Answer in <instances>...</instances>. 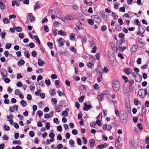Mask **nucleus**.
Wrapping results in <instances>:
<instances>
[{
    "label": "nucleus",
    "instance_id": "nucleus-24",
    "mask_svg": "<svg viewBox=\"0 0 149 149\" xmlns=\"http://www.w3.org/2000/svg\"><path fill=\"white\" fill-rule=\"evenodd\" d=\"M115 29L118 31H120L121 30V26L118 24H116L115 25Z\"/></svg>",
    "mask_w": 149,
    "mask_h": 149
},
{
    "label": "nucleus",
    "instance_id": "nucleus-45",
    "mask_svg": "<svg viewBox=\"0 0 149 149\" xmlns=\"http://www.w3.org/2000/svg\"><path fill=\"white\" fill-rule=\"evenodd\" d=\"M3 21L4 24H8L10 22L9 20L7 18H4Z\"/></svg>",
    "mask_w": 149,
    "mask_h": 149
},
{
    "label": "nucleus",
    "instance_id": "nucleus-19",
    "mask_svg": "<svg viewBox=\"0 0 149 149\" xmlns=\"http://www.w3.org/2000/svg\"><path fill=\"white\" fill-rule=\"evenodd\" d=\"M138 46L136 45L133 46L131 48L130 50L132 52H135L137 50Z\"/></svg>",
    "mask_w": 149,
    "mask_h": 149
},
{
    "label": "nucleus",
    "instance_id": "nucleus-39",
    "mask_svg": "<svg viewBox=\"0 0 149 149\" xmlns=\"http://www.w3.org/2000/svg\"><path fill=\"white\" fill-rule=\"evenodd\" d=\"M88 23L91 25H93L94 23V21L91 19H89L88 20Z\"/></svg>",
    "mask_w": 149,
    "mask_h": 149
},
{
    "label": "nucleus",
    "instance_id": "nucleus-6",
    "mask_svg": "<svg viewBox=\"0 0 149 149\" xmlns=\"http://www.w3.org/2000/svg\"><path fill=\"white\" fill-rule=\"evenodd\" d=\"M27 18L31 22H34L35 20V17L33 15L32 13H30L28 14Z\"/></svg>",
    "mask_w": 149,
    "mask_h": 149
},
{
    "label": "nucleus",
    "instance_id": "nucleus-40",
    "mask_svg": "<svg viewBox=\"0 0 149 149\" xmlns=\"http://www.w3.org/2000/svg\"><path fill=\"white\" fill-rule=\"evenodd\" d=\"M122 78L124 79L126 83L128 82L129 81L128 79L126 77L124 76H122Z\"/></svg>",
    "mask_w": 149,
    "mask_h": 149
},
{
    "label": "nucleus",
    "instance_id": "nucleus-53",
    "mask_svg": "<svg viewBox=\"0 0 149 149\" xmlns=\"http://www.w3.org/2000/svg\"><path fill=\"white\" fill-rule=\"evenodd\" d=\"M50 124L49 122H47L46 124V127L47 130H48L50 128Z\"/></svg>",
    "mask_w": 149,
    "mask_h": 149
},
{
    "label": "nucleus",
    "instance_id": "nucleus-17",
    "mask_svg": "<svg viewBox=\"0 0 149 149\" xmlns=\"http://www.w3.org/2000/svg\"><path fill=\"white\" fill-rule=\"evenodd\" d=\"M76 26V27L75 28V29L76 31H78L82 28V25L80 22L78 23Z\"/></svg>",
    "mask_w": 149,
    "mask_h": 149
},
{
    "label": "nucleus",
    "instance_id": "nucleus-46",
    "mask_svg": "<svg viewBox=\"0 0 149 149\" xmlns=\"http://www.w3.org/2000/svg\"><path fill=\"white\" fill-rule=\"evenodd\" d=\"M99 76L97 79V81L98 82H100L102 79V75H98Z\"/></svg>",
    "mask_w": 149,
    "mask_h": 149
},
{
    "label": "nucleus",
    "instance_id": "nucleus-15",
    "mask_svg": "<svg viewBox=\"0 0 149 149\" xmlns=\"http://www.w3.org/2000/svg\"><path fill=\"white\" fill-rule=\"evenodd\" d=\"M124 71L127 75H129L132 73V70L129 68L125 69H124Z\"/></svg>",
    "mask_w": 149,
    "mask_h": 149
},
{
    "label": "nucleus",
    "instance_id": "nucleus-23",
    "mask_svg": "<svg viewBox=\"0 0 149 149\" xmlns=\"http://www.w3.org/2000/svg\"><path fill=\"white\" fill-rule=\"evenodd\" d=\"M62 107V105H58V106H57V107H55V110H56L58 112H59L60 111V108L61 107Z\"/></svg>",
    "mask_w": 149,
    "mask_h": 149
},
{
    "label": "nucleus",
    "instance_id": "nucleus-34",
    "mask_svg": "<svg viewBox=\"0 0 149 149\" xmlns=\"http://www.w3.org/2000/svg\"><path fill=\"white\" fill-rule=\"evenodd\" d=\"M3 128L5 130L7 131H9L10 129V127L8 126H7L6 124L4 125Z\"/></svg>",
    "mask_w": 149,
    "mask_h": 149
},
{
    "label": "nucleus",
    "instance_id": "nucleus-36",
    "mask_svg": "<svg viewBox=\"0 0 149 149\" xmlns=\"http://www.w3.org/2000/svg\"><path fill=\"white\" fill-rule=\"evenodd\" d=\"M5 74H7V72L5 70L3 72H1V74L3 78H5L6 77V76L5 75Z\"/></svg>",
    "mask_w": 149,
    "mask_h": 149
},
{
    "label": "nucleus",
    "instance_id": "nucleus-43",
    "mask_svg": "<svg viewBox=\"0 0 149 149\" xmlns=\"http://www.w3.org/2000/svg\"><path fill=\"white\" fill-rule=\"evenodd\" d=\"M70 51L74 53H75L76 52V50L75 49H74V47L73 46H71L70 47Z\"/></svg>",
    "mask_w": 149,
    "mask_h": 149
},
{
    "label": "nucleus",
    "instance_id": "nucleus-35",
    "mask_svg": "<svg viewBox=\"0 0 149 149\" xmlns=\"http://www.w3.org/2000/svg\"><path fill=\"white\" fill-rule=\"evenodd\" d=\"M84 95H82L81 97L79 98V101L80 102H82L84 101Z\"/></svg>",
    "mask_w": 149,
    "mask_h": 149
},
{
    "label": "nucleus",
    "instance_id": "nucleus-63",
    "mask_svg": "<svg viewBox=\"0 0 149 149\" xmlns=\"http://www.w3.org/2000/svg\"><path fill=\"white\" fill-rule=\"evenodd\" d=\"M29 134L31 137H33L34 136V133L33 131H31L29 132Z\"/></svg>",
    "mask_w": 149,
    "mask_h": 149
},
{
    "label": "nucleus",
    "instance_id": "nucleus-29",
    "mask_svg": "<svg viewBox=\"0 0 149 149\" xmlns=\"http://www.w3.org/2000/svg\"><path fill=\"white\" fill-rule=\"evenodd\" d=\"M49 93L52 96L55 95L56 93L54 89H51V91H49Z\"/></svg>",
    "mask_w": 149,
    "mask_h": 149
},
{
    "label": "nucleus",
    "instance_id": "nucleus-57",
    "mask_svg": "<svg viewBox=\"0 0 149 149\" xmlns=\"http://www.w3.org/2000/svg\"><path fill=\"white\" fill-rule=\"evenodd\" d=\"M11 46V44L8 43L6 44V48L7 49H9L10 48Z\"/></svg>",
    "mask_w": 149,
    "mask_h": 149
},
{
    "label": "nucleus",
    "instance_id": "nucleus-16",
    "mask_svg": "<svg viewBox=\"0 0 149 149\" xmlns=\"http://www.w3.org/2000/svg\"><path fill=\"white\" fill-rule=\"evenodd\" d=\"M45 62L41 60V59H39L38 61V64L40 66H41L44 65L45 64Z\"/></svg>",
    "mask_w": 149,
    "mask_h": 149
},
{
    "label": "nucleus",
    "instance_id": "nucleus-10",
    "mask_svg": "<svg viewBox=\"0 0 149 149\" xmlns=\"http://www.w3.org/2000/svg\"><path fill=\"white\" fill-rule=\"evenodd\" d=\"M94 20H95L97 23H100L101 22L102 20L98 15H94Z\"/></svg>",
    "mask_w": 149,
    "mask_h": 149
},
{
    "label": "nucleus",
    "instance_id": "nucleus-61",
    "mask_svg": "<svg viewBox=\"0 0 149 149\" xmlns=\"http://www.w3.org/2000/svg\"><path fill=\"white\" fill-rule=\"evenodd\" d=\"M62 115L64 116H68V113L66 111H63L62 112Z\"/></svg>",
    "mask_w": 149,
    "mask_h": 149
},
{
    "label": "nucleus",
    "instance_id": "nucleus-50",
    "mask_svg": "<svg viewBox=\"0 0 149 149\" xmlns=\"http://www.w3.org/2000/svg\"><path fill=\"white\" fill-rule=\"evenodd\" d=\"M19 38L22 39L24 37V35L23 33H20L19 34Z\"/></svg>",
    "mask_w": 149,
    "mask_h": 149
},
{
    "label": "nucleus",
    "instance_id": "nucleus-55",
    "mask_svg": "<svg viewBox=\"0 0 149 149\" xmlns=\"http://www.w3.org/2000/svg\"><path fill=\"white\" fill-rule=\"evenodd\" d=\"M87 39L86 37H83V40H82V44H85L86 42Z\"/></svg>",
    "mask_w": 149,
    "mask_h": 149
},
{
    "label": "nucleus",
    "instance_id": "nucleus-20",
    "mask_svg": "<svg viewBox=\"0 0 149 149\" xmlns=\"http://www.w3.org/2000/svg\"><path fill=\"white\" fill-rule=\"evenodd\" d=\"M40 7V4H39L38 1L37 2L34 6V10L39 8Z\"/></svg>",
    "mask_w": 149,
    "mask_h": 149
},
{
    "label": "nucleus",
    "instance_id": "nucleus-62",
    "mask_svg": "<svg viewBox=\"0 0 149 149\" xmlns=\"http://www.w3.org/2000/svg\"><path fill=\"white\" fill-rule=\"evenodd\" d=\"M49 136L51 138H54L55 136V134L53 133H50L49 134Z\"/></svg>",
    "mask_w": 149,
    "mask_h": 149
},
{
    "label": "nucleus",
    "instance_id": "nucleus-41",
    "mask_svg": "<svg viewBox=\"0 0 149 149\" xmlns=\"http://www.w3.org/2000/svg\"><path fill=\"white\" fill-rule=\"evenodd\" d=\"M13 144H20L21 143V142L19 141H18V140L14 141H13Z\"/></svg>",
    "mask_w": 149,
    "mask_h": 149
},
{
    "label": "nucleus",
    "instance_id": "nucleus-9",
    "mask_svg": "<svg viewBox=\"0 0 149 149\" xmlns=\"http://www.w3.org/2000/svg\"><path fill=\"white\" fill-rule=\"evenodd\" d=\"M84 107L83 108V110L85 111H87L90 109L92 107L91 105H87L85 103H84Z\"/></svg>",
    "mask_w": 149,
    "mask_h": 149
},
{
    "label": "nucleus",
    "instance_id": "nucleus-58",
    "mask_svg": "<svg viewBox=\"0 0 149 149\" xmlns=\"http://www.w3.org/2000/svg\"><path fill=\"white\" fill-rule=\"evenodd\" d=\"M77 144L79 145H81V140L80 138H78L77 139Z\"/></svg>",
    "mask_w": 149,
    "mask_h": 149
},
{
    "label": "nucleus",
    "instance_id": "nucleus-22",
    "mask_svg": "<svg viewBox=\"0 0 149 149\" xmlns=\"http://www.w3.org/2000/svg\"><path fill=\"white\" fill-rule=\"evenodd\" d=\"M89 142L90 143V146L91 148H93V146L95 144V141L93 139H91L89 140Z\"/></svg>",
    "mask_w": 149,
    "mask_h": 149
},
{
    "label": "nucleus",
    "instance_id": "nucleus-26",
    "mask_svg": "<svg viewBox=\"0 0 149 149\" xmlns=\"http://www.w3.org/2000/svg\"><path fill=\"white\" fill-rule=\"evenodd\" d=\"M109 44L110 45V46L112 48L113 50H115L116 49V47H115V45L113 42H109Z\"/></svg>",
    "mask_w": 149,
    "mask_h": 149
},
{
    "label": "nucleus",
    "instance_id": "nucleus-49",
    "mask_svg": "<svg viewBox=\"0 0 149 149\" xmlns=\"http://www.w3.org/2000/svg\"><path fill=\"white\" fill-rule=\"evenodd\" d=\"M51 101L55 104H56L57 102V100L55 98H53L51 100Z\"/></svg>",
    "mask_w": 149,
    "mask_h": 149
},
{
    "label": "nucleus",
    "instance_id": "nucleus-48",
    "mask_svg": "<svg viewBox=\"0 0 149 149\" xmlns=\"http://www.w3.org/2000/svg\"><path fill=\"white\" fill-rule=\"evenodd\" d=\"M134 83V81L133 79H131L129 81V85L130 87H132V85Z\"/></svg>",
    "mask_w": 149,
    "mask_h": 149
},
{
    "label": "nucleus",
    "instance_id": "nucleus-59",
    "mask_svg": "<svg viewBox=\"0 0 149 149\" xmlns=\"http://www.w3.org/2000/svg\"><path fill=\"white\" fill-rule=\"evenodd\" d=\"M32 55L33 57H35L37 55V53L36 51H33L32 52Z\"/></svg>",
    "mask_w": 149,
    "mask_h": 149
},
{
    "label": "nucleus",
    "instance_id": "nucleus-28",
    "mask_svg": "<svg viewBox=\"0 0 149 149\" xmlns=\"http://www.w3.org/2000/svg\"><path fill=\"white\" fill-rule=\"evenodd\" d=\"M25 63V61L23 60H20L17 63V65L19 66H20L21 65H23Z\"/></svg>",
    "mask_w": 149,
    "mask_h": 149
},
{
    "label": "nucleus",
    "instance_id": "nucleus-21",
    "mask_svg": "<svg viewBox=\"0 0 149 149\" xmlns=\"http://www.w3.org/2000/svg\"><path fill=\"white\" fill-rule=\"evenodd\" d=\"M58 34L60 35L65 36L66 35V33L63 30H59L58 31Z\"/></svg>",
    "mask_w": 149,
    "mask_h": 149
},
{
    "label": "nucleus",
    "instance_id": "nucleus-3",
    "mask_svg": "<svg viewBox=\"0 0 149 149\" xmlns=\"http://www.w3.org/2000/svg\"><path fill=\"white\" fill-rule=\"evenodd\" d=\"M138 93L141 98H143L148 94L147 89H141L139 90Z\"/></svg>",
    "mask_w": 149,
    "mask_h": 149
},
{
    "label": "nucleus",
    "instance_id": "nucleus-25",
    "mask_svg": "<svg viewBox=\"0 0 149 149\" xmlns=\"http://www.w3.org/2000/svg\"><path fill=\"white\" fill-rule=\"evenodd\" d=\"M104 94H101L97 96V98L100 101H102L103 100V97Z\"/></svg>",
    "mask_w": 149,
    "mask_h": 149
},
{
    "label": "nucleus",
    "instance_id": "nucleus-2",
    "mask_svg": "<svg viewBox=\"0 0 149 149\" xmlns=\"http://www.w3.org/2000/svg\"><path fill=\"white\" fill-rule=\"evenodd\" d=\"M120 87V84L118 81L114 80L112 84V87L114 91L117 92Z\"/></svg>",
    "mask_w": 149,
    "mask_h": 149
},
{
    "label": "nucleus",
    "instance_id": "nucleus-44",
    "mask_svg": "<svg viewBox=\"0 0 149 149\" xmlns=\"http://www.w3.org/2000/svg\"><path fill=\"white\" fill-rule=\"evenodd\" d=\"M107 29V27L105 25H103L101 27V30L103 31H105Z\"/></svg>",
    "mask_w": 149,
    "mask_h": 149
},
{
    "label": "nucleus",
    "instance_id": "nucleus-31",
    "mask_svg": "<svg viewBox=\"0 0 149 149\" xmlns=\"http://www.w3.org/2000/svg\"><path fill=\"white\" fill-rule=\"evenodd\" d=\"M37 113L39 115V118H40L43 114L42 112L40 110L38 111L37 112Z\"/></svg>",
    "mask_w": 149,
    "mask_h": 149
},
{
    "label": "nucleus",
    "instance_id": "nucleus-38",
    "mask_svg": "<svg viewBox=\"0 0 149 149\" xmlns=\"http://www.w3.org/2000/svg\"><path fill=\"white\" fill-rule=\"evenodd\" d=\"M118 22L120 23V25H122L124 24V23L121 18H119L118 20Z\"/></svg>",
    "mask_w": 149,
    "mask_h": 149
},
{
    "label": "nucleus",
    "instance_id": "nucleus-64",
    "mask_svg": "<svg viewBox=\"0 0 149 149\" xmlns=\"http://www.w3.org/2000/svg\"><path fill=\"white\" fill-rule=\"evenodd\" d=\"M145 142L146 143H149V137H146V138Z\"/></svg>",
    "mask_w": 149,
    "mask_h": 149
},
{
    "label": "nucleus",
    "instance_id": "nucleus-5",
    "mask_svg": "<svg viewBox=\"0 0 149 149\" xmlns=\"http://www.w3.org/2000/svg\"><path fill=\"white\" fill-rule=\"evenodd\" d=\"M115 145L116 148L120 149L122 147L123 143H120L118 139H117L115 141Z\"/></svg>",
    "mask_w": 149,
    "mask_h": 149
},
{
    "label": "nucleus",
    "instance_id": "nucleus-14",
    "mask_svg": "<svg viewBox=\"0 0 149 149\" xmlns=\"http://www.w3.org/2000/svg\"><path fill=\"white\" fill-rule=\"evenodd\" d=\"M118 41L117 42L116 48L117 49H118V48L121 49V51H123L124 50H125L127 48L125 46L122 47L121 46L118 45V44L117 43Z\"/></svg>",
    "mask_w": 149,
    "mask_h": 149
},
{
    "label": "nucleus",
    "instance_id": "nucleus-11",
    "mask_svg": "<svg viewBox=\"0 0 149 149\" xmlns=\"http://www.w3.org/2000/svg\"><path fill=\"white\" fill-rule=\"evenodd\" d=\"M137 74L138 76H136V75H135V77H134V79L136 81L139 82H140L141 81V76L138 73Z\"/></svg>",
    "mask_w": 149,
    "mask_h": 149
},
{
    "label": "nucleus",
    "instance_id": "nucleus-37",
    "mask_svg": "<svg viewBox=\"0 0 149 149\" xmlns=\"http://www.w3.org/2000/svg\"><path fill=\"white\" fill-rule=\"evenodd\" d=\"M137 127H138L139 129L142 130H143V127L142 125L140 123H138L137 125Z\"/></svg>",
    "mask_w": 149,
    "mask_h": 149
},
{
    "label": "nucleus",
    "instance_id": "nucleus-4",
    "mask_svg": "<svg viewBox=\"0 0 149 149\" xmlns=\"http://www.w3.org/2000/svg\"><path fill=\"white\" fill-rule=\"evenodd\" d=\"M100 17L105 21H107L109 17L108 15L106 14L104 11H101L100 13Z\"/></svg>",
    "mask_w": 149,
    "mask_h": 149
},
{
    "label": "nucleus",
    "instance_id": "nucleus-52",
    "mask_svg": "<svg viewBox=\"0 0 149 149\" xmlns=\"http://www.w3.org/2000/svg\"><path fill=\"white\" fill-rule=\"evenodd\" d=\"M3 139L5 140H8V137L6 134H4L2 137Z\"/></svg>",
    "mask_w": 149,
    "mask_h": 149
},
{
    "label": "nucleus",
    "instance_id": "nucleus-27",
    "mask_svg": "<svg viewBox=\"0 0 149 149\" xmlns=\"http://www.w3.org/2000/svg\"><path fill=\"white\" fill-rule=\"evenodd\" d=\"M20 104L23 107H25L27 105L26 102L24 100H22L20 102Z\"/></svg>",
    "mask_w": 149,
    "mask_h": 149
},
{
    "label": "nucleus",
    "instance_id": "nucleus-60",
    "mask_svg": "<svg viewBox=\"0 0 149 149\" xmlns=\"http://www.w3.org/2000/svg\"><path fill=\"white\" fill-rule=\"evenodd\" d=\"M141 58H139L136 61V63L138 64H140L141 63Z\"/></svg>",
    "mask_w": 149,
    "mask_h": 149
},
{
    "label": "nucleus",
    "instance_id": "nucleus-7",
    "mask_svg": "<svg viewBox=\"0 0 149 149\" xmlns=\"http://www.w3.org/2000/svg\"><path fill=\"white\" fill-rule=\"evenodd\" d=\"M75 18L73 15L70 14L66 16L65 17V19L66 20H73Z\"/></svg>",
    "mask_w": 149,
    "mask_h": 149
},
{
    "label": "nucleus",
    "instance_id": "nucleus-12",
    "mask_svg": "<svg viewBox=\"0 0 149 149\" xmlns=\"http://www.w3.org/2000/svg\"><path fill=\"white\" fill-rule=\"evenodd\" d=\"M64 40L62 38H59L58 40L57 41V42L58 43L59 46H63L64 44Z\"/></svg>",
    "mask_w": 149,
    "mask_h": 149
},
{
    "label": "nucleus",
    "instance_id": "nucleus-13",
    "mask_svg": "<svg viewBox=\"0 0 149 149\" xmlns=\"http://www.w3.org/2000/svg\"><path fill=\"white\" fill-rule=\"evenodd\" d=\"M75 34L74 33H71L69 34L70 39L72 41H75Z\"/></svg>",
    "mask_w": 149,
    "mask_h": 149
},
{
    "label": "nucleus",
    "instance_id": "nucleus-18",
    "mask_svg": "<svg viewBox=\"0 0 149 149\" xmlns=\"http://www.w3.org/2000/svg\"><path fill=\"white\" fill-rule=\"evenodd\" d=\"M19 4V3L16 0L12 1V5L13 6H14L15 5L17 6H18Z\"/></svg>",
    "mask_w": 149,
    "mask_h": 149
},
{
    "label": "nucleus",
    "instance_id": "nucleus-47",
    "mask_svg": "<svg viewBox=\"0 0 149 149\" xmlns=\"http://www.w3.org/2000/svg\"><path fill=\"white\" fill-rule=\"evenodd\" d=\"M93 63H88L87 64V66L88 68H91L93 67Z\"/></svg>",
    "mask_w": 149,
    "mask_h": 149
},
{
    "label": "nucleus",
    "instance_id": "nucleus-56",
    "mask_svg": "<svg viewBox=\"0 0 149 149\" xmlns=\"http://www.w3.org/2000/svg\"><path fill=\"white\" fill-rule=\"evenodd\" d=\"M119 10L121 12H125V8L124 6H123L122 7H120L119 9Z\"/></svg>",
    "mask_w": 149,
    "mask_h": 149
},
{
    "label": "nucleus",
    "instance_id": "nucleus-42",
    "mask_svg": "<svg viewBox=\"0 0 149 149\" xmlns=\"http://www.w3.org/2000/svg\"><path fill=\"white\" fill-rule=\"evenodd\" d=\"M45 83L48 86L50 85L51 84V82L50 80L49 79L45 80Z\"/></svg>",
    "mask_w": 149,
    "mask_h": 149
},
{
    "label": "nucleus",
    "instance_id": "nucleus-54",
    "mask_svg": "<svg viewBox=\"0 0 149 149\" xmlns=\"http://www.w3.org/2000/svg\"><path fill=\"white\" fill-rule=\"evenodd\" d=\"M57 130L60 132H61L62 130V128L61 126L59 125L57 127Z\"/></svg>",
    "mask_w": 149,
    "mask_h": 149
},
{
    "label": "nucleus",
    "instance_id": "nucleus-8",
    "mask_svg": "<svg viewBox=\"0 0 149 149\" xmlns=\"http://www.w3.org/2000/svg\"><path fill=\"white\" fill-rule=\"evenodd\" d=\"M96 72L97 75H102L103 70L101 66H98L96 69Z\"/></svg>",
    "mask_w": 149,
    "mask_h": 149
},
{
    "label": "nucleus",
    "instance_id": "nucleus-1",
    "mask_svg": "<svg viewBox=\"0 0 149 149\" xmlns=\"http://www.w3.org/2000/svg\"><path fill=\"white\" fill-rule=\"evenodd\" d=\"M121 115L120 118V120L123 124H125L127 122V114L125 111H120Z\"/></svg>",
    "mask_w": 149,
    "mask_h": 149
},
{
    "label": "nucleus",
    "instance_id": "nucleus-51",
    "mask_svg": "<svg viewBox=\"0 0 149 149\" xmlns=\"http://www.w3.org/2000/svg\"><path fill=\"white\" fill-rule=\"evenodd\" d=\"M134 104L136 105H138L139 104L138 100L136 99H134Z\"/></svg>",
    "mask_w": 149,
    "mask_h": 149
},
{
    "label": "nucleus",
    "instance_id": "nucleus-33",
    "mask_svg": "<svg viewBox=\"0 0 149 149\" xmlns=\"http://www.w3.org/2000/svg\"><path fill=\"white\" fill-rule=\"evenodd\" d=\"M15 29L18 32H20L22 31V28L20 26H18L15 28Z\"/></svg>",
    "mask_w": 149,
    "mask_h": 149
},
{
    "label": "nucleus",
    "instance_id": "nucleus-32",
    "mask_svg": "<svg viewBox=\"0 0 149 149\" xmlns=\"http://www.w3.org/2000/svg\"><path fill=\"white\" fill-rule=\"evenodd\" d=\"M34 38L36 42L38 43V44L39 45L40 44V42L38 36H37L35 35L34 36Z\"/></svg>",
    "mask_w": 149,
    "mask_h": 149
},
{
    "label": "nucleus",
    "instance_id": "nucleus-30",
    "mask_svg": "<svg viewBox=\"0 0 149 149\" xmlns=\"http://www.w3.org/2000/svg\"><path fill=\"white\" fill-rule=\"evenodd\" d=\"M24 54L25 56L27 58H29L30 55L29 52L28 51H26L24 52Z\"/></svg>",
    "mask_w": 149,
    "mask_h": 149
}]
</instances>
